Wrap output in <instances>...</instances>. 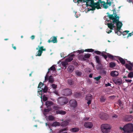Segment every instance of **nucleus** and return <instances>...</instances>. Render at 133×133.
Returning <instances> with one entry per match:
<instances>
[{
  "instance_id": "1",
  "label": "nucleus",
  "mask_w": 133,
  "mask_h": 133,
  "mask_svg": "<svg viewBox=\"0 0 133 133\" xmlns=\"http://www.w3.org/2000/svg\"><path fill=\"white\" fill-rule=\"evenodd\" d=\"M109 17L110 19L112 20L113 22L111 23H109V28L110 30L115 29V33L117 34L118 35H120L121 34V33L120 30L123 24L121 22L118 21L119 20V17L116 14L109 15Z\"/></svg>"
},
{
  "instance_id": "2",
  "label": "nucleus",
  "mask_w": 133,
  "mask_h": 133,
  "mask_svg": "<svg viewBox=\"0 0 133 133\" xmlns=\"http://www.w3.org/2000/svg\"><path fill=\"white\" fill-rule=\"evenodd\" d=\"M120 129L123 130L124 133H132L133 132V124L129 123L125 125L123 128L120 127Z\"/></svg>"
},
{
  "instance_id": "3",
  "label": "nucleus",
  "mask_w": 133,
  "mask_h": 133,
  "mask_svg": "<svg viewBox=\"0 0 133 133\" xmlns=\"http://www.w3.org/2000/svg\"><path fill=\"white\" fill-rule=\"evenodd\" d=\"M38 48H36L37 50H38L37 52V55L36 56H41L43 51H45L46 49L45 48H44V46H40L39 45L38 46Z\"/></svg>"
},
{
  "instance_id": "4",
  "label": "nucleus",
  "mask_w": 133,
  "mask_h": 133,
  "mask_svg": "<svg viewBox=\"0 0 133 133\" xmlns=\"http://www.w3.org/2000/svg\"><path fill=\"white\" fill-rule=\"evenodd\" d=\"M48 81L49 83H53L54 81V78L53 76L51 75L49 77L48 74L46 73L45 77V81L47 82Z\"/></svg>"
},
{
  "instance_id": "5",
  "label": "nucleus",
  "mask_w": 133,
  "mask_h": 133,
  "mask_svg": "<svg viewBox=\"0 0 133 133\" xmlns=\"http://www.w3.org/2000/svg\"><path fill=\"white\" fill-rule=\"evenodd\" d=\"M101 128L102 132L103 133H108V124H102L101 125Z\"/></svg>"
},
{
  "instance_id": "6",
  "label": "nucleus",
  "mask_w": 133,
  "mask_h": 133,
  "mask_svg": "<svg viewBox=\"0 0 133 133\" xmlns=\"http://www.w3.org/2000/svg\"><path fill=\"white\" fill-rule=\"evenodd\" d=\"M60 99V103L61 105L66 104L69 101L68 99L66 97H61Z\"/></svg>"
},
{
  "instance_id": "7",
  "label": "nucleus",
  "mask_w": 133,
  "mask_h": 133,
  "mask_svg": "<svg viewBox=\"0 0 133 133\" xmlns=\"http://www.w3.org/2000/svg\"><path fill=\"white\" fill-rule=\"evenodd\" d=\"M64 95L65 96H68L71 95L72 94V90L68 89H65L63 90Z\"/></svg>"
},
{
  "instance_id": "8",
  "label": "nucleus",
  "mask_w": 133,
  "mask_h": 133,
  "mask_svg": "<svg viewBox=\"0 0 133 133\" xmlns=\"http://www.w3.org/2000/svg\"><path fill=\"white\" fill-rule=\"evenodd\" d=\"M69 103L70 106L73 108H75L77 106V102L75 99H72L70 100Z\"/></svg>"
},
{
  "instance_id": "9",
  "label": "nucleus",
  "mask_w": 133,
  "mask_h": 133,
  "mask_svg": "<svg viewBox=\"0 0 133 133\" xmlns=\"http://www.w3.org/2000/svg\"><path fill=\"white\" fill-rule=\"evenodd\" d=\"M90 54H86L83 56H79V58L83 61H85L87 60V58H89L90 57Z\"/></svg>"
},
{
  "instance_id": "10",
  "label": "nucleus",
  "mask_w": 133,
  "mask_h": 133,
  "mask_svg": "<svg viewBox=\"0 0 133 133\" xmlns=\"http://www.w3.org/2000/svg\"><path fill=\"white\" fill-rule=\"evenodd\" d=\"M94 52L97 55L101 54V55L104 57L105 59H107V56L105 54V52H101L98 51H94Z\"/></svg>"
},
{
  "instance_id": "11",
  "label": "nucleus",
  "mask_w": 133,
  "mask_h": 133,
  "mask_svg": "<svg viewBox=\"0 0 133 133\" xmlns=\"http://www.w3.org/2000/svg\"><path fill=\"white\" fill-rule=\"evenodd\" d=\"M92 99V96L90 94H88L86 96V99L88 101L87 103L89 105L91 103Z\"/></svg>"
},
{
  "instance_id": "12",
  "label": "nucleus",
  "mask_w": 133,
  "mask_h": 133,
  "mask_svg": "<svg viewBox=\"0 0 133 133\" xmlns=\"http://www.w3.org/2000/svg\"><path fill=\"white\" fill-rule=\"evenodd\" d=\"M84 126L89 129L91 128L93 126V124L91 122H86L84 123Z\"/></svg>"
},
{
  "instance_id": "13",
  "label": "nucleus",
  "mask_w": 133,
  "mask_h": 133,
  "mask_svg": "<svg viewBox=\"0 0 133 133\" xmlns=\"http://www.w3.org/2000/svg\"><path fill=\"white\" fill-rule=\"evenodd\" d=\"M39 91H38V92H39L40 93V92H41V96L40 97L41 98H42V93L43 92H44V93L46 92L48 90V88L47 86H45L44 88L43 87V88H42L41 90H40V89H39Z\"/></svg>"
},
{
  "instance_id": "14",
  "label": "nucleus",
  "mask_w": 133,
  "mask_h": 133,
  "mask_svg": "<svg viewBox=\"0 0 133 133\" xmlns=\"http://www.w3.org/2000/svg\"><path fill=\"white\" fill-rule=\"evenodd\" d=\"M107 114L106 113H102L99 115V116L101 119L103 120H107Z\"/></svg>"
},
{
  "instance_id": "15",
  "label": "nucleus",
  "mask_w": 133,
  "mask_h": 133,
  "mask_svg": "<svg viewBox=\"0 0 133 133\" xmlns=\"http://www.w3.org/2000/svg\"><path fill=\"white\" fill-rule=\"evenodd\" d=\"M48 42L49 43L53 42L54 43H57V37L55 36L52 37L50 39L48 40Z\"/></svg>"
},
{
  "instance_id": "16",
  "label": "nucleus",
  "mask_w": 133,
  "mask_h": 133,
  "mask_svg": "<svg viewBox=\"0 0 133 133\" xmlns=\"http://www.w3.org/2000/svg\"><path fill=\"white\" fill-rule=\"evenodd\" d=\"M113 80L114 82L117 85H119L121 84L122 82V79L120 78L115 79Z\"/></svg>"
},
{
  "instance_id": "17",
  "label": "nucleus",
  "mask_w": 133,
  "mask_h": 133,
  "mask_svg": "<svg viewBox=\"0 0 133 133\" xmlns=\"http://www.w3.org/2000/svg\"><path fill=\"white\" fill-rule=\"evenodd\" d=\"M90 1L91 2L90 5H89L90 6H93L94 7H96V8L97 9H99V8H98V3H97V2H94V0H91Z\"/></svg>"
},
{
  "instance_id": "18",
  "label": "nucleus",
  "mask_w": 133,
  "mask_h": 133,
  "mask_svg": "<svg viewBox=\"0 0 133 133\" xmlns=\"http://www.w3.org/2000/svg\"><path fill=\"white\" fill-rule=\"evenodd\" d=\"M110 74L113 77H116L118 75L119 73L117 71L113 70L111 71Z\"/></svg>"
},
{
  "instance_id": "19",
  "label": "nucleus",
  "mask_w": 133,
  "mask_h": 133,
  "mask_svg": "<svg viewBox=\"0 0 133 133\" xmlns=\"http://www.w3.org/2000/svg\"><path fill=\"white\" fill-rule=\"evenodd\" d=\"M125 66L126 68L129 70H132V68L133 66V65L132 63H129L128 64H126Z\"/></svg>"
},
{
  "instance_id": "20",
  "label": "nucleus",
  "mask_w": 133,
  "mask_h": 133,
  "mask_svg": "<svg viewBox=\"0 0 133 133\" xmlns=\"http://www.w3.org/2000/svg\"><path fill=\"white\" fill-rule=\"evenodd\" d=\"M53 104V103L52 101H46L45 102V105L47 108L50 107Z\"/></svg>"
},
{
  "instance_id": "21",
  "label": "nucleus",
  "mask_w": 133,
  "mask_h": 133,
  "mask_svg": "<svg viewBox=\"0 0 133 133\" xmlns=\"http://www.w3.org/2000/svg\"><path fill=\"white\" fill-rule=\"evenodd\" d=\"M74 67L72 65H70L67 68L68 71L69 72H72L74 70Z\"/></svg>"
},
{
  "instance_id": "22",
  "label": "nucleus",
  "mask_w": 133,
  "mask_h": 133,
  "mask_svg": "<svg viewBox=\"0 0 133 133\" xmlns=\"http://www.w3.org/2000/svg\"><path fill=\"white\" fill-rule=\"evenodd\" d=\"M56 113L57 114H59L62 115H64L66 113L65 111L63 110H57L56 111Z\"/></svg>"
},
{
  "instance_id": "23",
  "label": "nucleus",
  "mask_w": 133,
  "mask_h": 133,
  "mask_svg": "<svg viewBox=\"0 0 133 133\" xmlns=\"http://www.w3.org/2000/svg\"><path fill=\"white\" fill-rule=\"evenodd\" d=\"M107 14L108 15L104 17V19L106 20L105 22V24L108 26V12H107Z\"/></svg>"
},
{
  "instance_id": "24",
  "label": "nucleus",
  "mask_w": 133,
  "mask_h": 133,
  "mask_svg": "<svg viewBox=\"0 0 133 133\" xmlns=\"http://www.w3.org/2000/svg\"><path fill=\"white\" fill-rule=\"evenodd\" d=\"M62 64L64 68L66 69V68L67 66L68 65V63L66 61L62 62Z\"/></svg>"
},
{
  "instance_id": "25",
  "label": "nucleus",
  "mask_w": 133,
  "mask_h": 133,
  "mask_svg": "<svg viewBox=\"0 0 133 133\" xmlns=\"http://www.w3.org/2000/svg\"><path fill=\"white\" fill-rule=\"evenodd\" d=\"M79 130V128H71L70 131L72 132H77Z\"/></svg>"
},
{
  "instance_id": "26",
  "label": "nucleus",
  "mask_w": 133,
  "mask_h": 133,
  "mask_svg": "<svg viewBox=\"0 0 133 133\" xmlns=\"http://www.w3.org/2000/svg\"><path fill=\"white\" fill-rule=\"evenodd\" d=\"M74 56V55H72L71 56L68 57L65 59V61L68 62H70L73 59V57Z\"/></svg>"
},
{
  "instance_id": "27",
  "label": "nucleus",
  "mask_w": 133,
  "mask_h": 133,
  "mask_svg": "<svg viewBox=\"0 0 133 133\" xmlns=\"http://www.w3.org/2000/svg\"><path fill=\"white\" fill-rule=\"evenodd\" d=\"M75 74L77 76H80L82 75V72L78 70H77L75 71Z\"/></svg>"
},
{
  "instance_id": "28",
  "label": "nucleus",
  "mask_w": 133,
  "mask_h": 133,
  "mask_svg": "<svg viewBox=\"0 0 133 133\" xmlns=\"http://www.w3.org/2000/svg\"><path fill=\"white\" fill-rule=\"evenodd\" d=\"M74 96L76 98H81L82 97V95L79 93H75L74 94Z\"/></svg>"
},
{
  "instance_id": "29",
  "label": "nucleus",
  "mask_w": 133,
  "mask_h": 133,
  "mask_svg": "<svg viewBox=\"0 0 133 133\" xmlns=\"http://www.w3.org/2000/svg\"><path fill=\"white\" fill-rule=\"evenodd\" d=\"M73 1L75 3H79L80 2L84 3L87 2L85 0H73Z\"/></svg>"
},
{
  "instance_id": "30",
  "label": "nucleus",
  "mask_w": 133,
  "mask_h": 133,
  "mask_svg": "<svg viewBox=\"0 0 133 133\" xmlns=\"http://www.w3.org/2000/svg\"><path fill=\"white\" fill-rule=\"evenodd\" d=\"M55 70V67L54 65H53L48 69V71L47 72V74H49L50 71L53 70L54 71Z\"/></svg>"
},
{
  "instance_id": "31",
  "label": "nucleus",
  "mask_w": 133,
  "mask_h": 133,
  "mask_svg": "<svg viewBox=\"0 0 133 133\" xmlns=\"http://www.w3.org/2000/svg\"><path fill=\"white\" fill-rule=\"evenodd\" d=\"M102 68V65L101 63H98L96 66V68L98 70H101Z\"/></svg>"
},
{
  "instance_id": "32",
  "label": "nucleus",
  "mask_w": 133,
  "mask_h": 133,
  "mask_svg": "<svg viewBox=\"0 0 133 133\" xmlns=\"http://www.w3.org/2000/svg\"><path fill=\"white\" fill-rule=\"evenodd\" d=\"M97 3H98V8H99V9H101V7L100 6V3H104V1H102L101 0H99L98 1V2H97Z\"/></svg>"
},
{
  "instance_id": "33",
  "label": "nucleus",
  "mask_w": 133,
  "mask_h": 133,
  "mask_svg": "<svg viewBox=\"0 0 133 133\" xmlns=\"http://www.w3.org/2000/svg\"><path fill=\"white\" fill-rule=\"evenodd\" d=\"M44 85V84L42 82H40L39 83L38 86V88H40V89H41L43 87V86Z\"/></svg>"
},
{
  "instance_id": "34",
  "label": "nucleus",
  "mask_w": 133,
  "mask_h": 133,
  "mask_svg": "<svg viewBox=\"0 0 133 133\" xmlns=\"http://www.w3.org/2000/svg\"><path fill=\"white\" fill-rule=\"evenodd\" d=\"M102 4H103V8L105 9H107L108 7V6L107 5H106L105 4H108V0H107L106 3L104 2V3H103Z\"/></svg>"
},
{
  "instance_id": "35",
  "label": "nucleus",
  "mask_w": 133,
  "mask_h": 133,
  "mask_svg": "<svg viewBox=\"0 0 133 133\" xmlns=\"http://www.w3.org/2000/svg\"><path fill=\"white\" fill-rule=\"evenodd\" d=\"M47 109H44V112H49L51 110V107H49L47 108Z\"/></svg>"
},
{
  "instance_id": "36",
  "label": "nucleus",
  "mask_w": 133,
  "mask_h": 133,
  "mask_svg": "<svg viewBox=\"0 0 133 133\" xmlns=\"http://www.w3.org/2000/svg\"><path fill=\"white\" fill-rule=\"evenodd\" d=\"M95 58L96 59V62L97 63H101V61L99 60V58L98 56H95Z\"/></svg>"
},
{
  "instance_id": "37",
  "label": "nucleus",
  "mask_w": 133,
  "mask_h": 133,
  "mask_svg": "<svg viewBox=\"0 0 133 133\" xmlns=\"http://www.w3.org/2000/svg\"><path fill=\"white\" fill-rule=\"evenodd\" d=\"M116 66V64L113 62L110 63H109V66L111 68H113Z\"/></svg>"
},
{
  "instance_id": "38",
  "label": "nucleus",
  "mask_w": 133,
  "mask_h": 133,
  "mask_svg": "<svg viewBox=\"0 0 133 133\" xmlns=\"http://www.w3.org/2000/svg\"><path fill=\"white\" fill-rule=\"evenodd\" d=\"M48 118L49 120L52 121L54 120V117L52 115H49L48 117Z\"/></svg>"
},
{
  "instance_id": "39",
  "label": "nucleus",
  "mask_w": 133,
  "mask_h": 133,
  "mask_svg": "<svg viewBox=\"0 0 133 133\" xmlns=\"http://www.w3.org/2000/svg\"><path fill=\"white\" fill-rule=\"evenodd\" d=\"M119 59L121 63L123 64H124L125 63V61L123 58H119Z\"/></svg>"
},
{
  "instance_id": "40",
  "label": "nucleus",
  "mask_w": 133,
  "mask_h": 133,
  "mask_svg": "<svg viewBox=\"0 0 133 133\" xmlns=\"http://www.w3.org/2000/svg\"><path fill=\"white\" fill-rule=\"evenodd\" d=\"M91 8V9L90 8H88V11H89L91 10L92 11H94L95 10V9L96 8V7H94V6H90Z\"/></svg>"
},
{
  "instance_id": "41",
  "label": "nucleus",
  "mask_w": 133,
  "mask_h": 133,
  "mask_svg": "<svg viewBox=\"0 0 133 133\" xmlns=\"http://www.w3.org/2000/svg\"><path fill=\"white\" fill-rule=\"evenodd\" d=\"M85 51L92 52L94 51V50L92 49H85L84 50Z\"/></svg>"
},
{
  "instance_id": "42",
  "label": "nucleus",
  "mask_w": 133,
  "mask_h": 133,
  "mask_svg": "<svg viewBox=\"0 0 133 133\" xmlns=\"http://www.w3.org/2000/svg\"><path fill=\"white\" fill-rule=\"evenodd\" d=\"M59 123L57 122H54L52 124V126H57L59 125Z\"/></svg>"
},
{
  "instance_id": "43",
  "label": "nucleus",
  "mask_w": 133,
  "mask_h": 133,
  "mask_svg": "<svg viewBox=\"0 0 133 133\" xmlns=\"http://www.w3.org/2000/svg\"><path fill=\"white\" fill-rule=\"evenodd\" d=\"M128 77L129 78H132L133 76V73L131 72H130L128 75Z\"/></svg>"
},
{
  "instance_id": "44",
  "label": "nucleus",
  "mask_w": 133,
  "mask_h": 133,
  "mask_svg": "<svg viewBox=\"0 0 133 133\" xmlns=\"http://www.w3.org/2000/svg\"><path fill=\"white\" fill-rule=\"evenodd\" d=\"M101 77L99 76L97 77H94V78L96 81H100L99 80Z\"/></svg>"
},
{
  "instance_id": "45",
  "label": "nucleus",
  "mask_w": 133,
  "mask_h": 133,
  "mask_svg": "<svg viewBox=\"0 0 133 133\" xmlns=\"http://www.w3.org/2000/svg\"><path fill=\"white\" fill-rule=\"evenodd\" d=\"M73 81L71 79H68V83L70 85H71L73 84Z\"/></svg>"
},
{
  "instance_id": "46",
  "label": "nucleus",
  "mask_w": 133,
  "mask_h": 133,
  "mask_svg": "<svg viewBox=\"0 0 133 133\" xmlns=\"http://www.w3.org/2000/svg\"><path fill=\"white\" fill-rule=\"evenodd\" d=\"M51 86L52 88L54 90L56 89L57 88V85L54 84H53L51 85Z\"/></svg>"
},
{
  "instance_id": "47",
  "label": "nucleus",
  "mask_w": 133,
  "mask_h": 133,
  "mask_svg": "<svg viewBox=\"0 0 133 133\" xmlns=\"http://www.w3.org/2000/svg\"><path fill=\"white\" fill-rule=\"evenodd\" d=\"M69 122L66 121L63 122L62 123V125L64 126H66L68 125Z\"/></svg>"
},
{
  "instance_id": "48",
  "label": "nucleus",
  "mask_w": 133,
  "mask_h": 133,
  "mask_svg": "<svg viewBox=\"0 0 133 133\" xmlns=\"http://www.w3.org/2000/svg\"><path fill=\"white\" fill-rule=\"evenodd\" d=\"M115 57L116 56H114L111 55L110 54H109V58L112 59H114V57Z\"/></svg>"
},
{
  "instance_id": "49",
  "label": "nucleus",
  "mask_w": 133,
  "mask_h": 133,
  "mask_svg": "<svg viewBox=\"0 0 133 133\" xmlns=\"http://www.w3.org/2000/svg\"><path fill=\"white\" fill-rule=\"evenodd\" d=\"M60 108L59 107L56 105L54 106L53 107V109L55 110H57Z\"/></svg>"
},
{
  "instance_id": "50",
  "label": "nucleus",
  "mask_w": 133,
  "mask_h": 133,
  "mask_svg": "<svg viewBox=\"0 0 133 133\" xmlns=\"http://www.w3.org/2000/svg\"><path fill=\"white\" fill-rule=\"evenodd\" d=\"M100 100L101 102H104L105 100V99L104 97H102L100 98Z\"/></svg>"
},
{
  "instance_id": "51",
  "label": "nucleus",
  "mask_w": 133,
  "mask_h": 133,
  "mask_svg": "<svg viewBox=\"0 0 133 133\" xmlns=\"http://www.w3.org/2000/svg\"><path fill=\"white\" fill-rule=\"evenodd\" d=\"M67 130L66 128H63L60 129L59 131V133H61L64 131L66 130Z\"/></svg>"
},
{
  "instance_id": "52",
  "label": "nucleus",
  "mask_w": 133,
  "mask_h": 133,
  "mask_svg": "<svg viewBox=\"0 0 133 133\" xmlns=\"http://www.w3.org/2000/svg\"><path fill=\"white\" fill-rule=\"evenodd\" d=\"M101 72L102 73V74H103V75H105L106 73V72L105 71L102 70H101Z\"/></svg>"
},
{
  "instance_id": "53",
  "label": "nucleus",
  "mask_w": 133,
  "mask_h": 133,
  "mask_svg": "<svg viewBox=\"0 0 133 133\" xmlns=\"http://www.w3.org/2000/svg\"><path fill=\"white\" fill-rule=\"evenodd\" d=\"M48 98L44 95L43 97V100L44 101H46L47 100Z\"/></svg>"
},
{
  "instance_id": "54",
  "label": "nucleus",
  "mask_w": 133,
  "mask_h": 133,
  "mask_svg": "<svg viewBox=\"0 0 133 133\" xmlns=\"http://www.w3.org/2000/svg\"><path fill=\"white\" fill-rule=\"evenodd\" d=\"M85 51L83 50H78V52L79 53V54L82 53H83Z\"/></svg>"
},
{
  "instance_id": "55",
  "label": "nucleus",
  "mask_w": 133,
  "mask_h": 133,
  "mask_svg": "<svg viewBox=\"0 0 133 133\" xmlns=\"http://www.w3.org/2000/svg\"><path fill=\"white\" fill-rule=\"evenodd\" d=\"M118 103L119 105L120 106L122 107L123 105V104L122 103V102L120 101H118Z\"/></svg>"
},
{
  "instance_id": "56",
  "label": "nucleus",
  "mask_w": 133,
  "mask_h": 133,
  "mask_svg": "<svg viewBox=\"0 0 133 133\" xmlns=\"http://www.w3.org/2000/svg\"><path fill=\"white\" fill-rule=\"evenodd\" d=\"M127 117H129V119H127V120L128 121H130V120H131V119H132V117H131V116H127Z\"/></svg>"
},
{
  "instance_id": "57",
  "label": "nucleus",
  "mask_w": 133,
  "mask_h": 133,
  "mask_svg": "<svg viewBox=\"0 0 133 133\" xmlns=\"http://www.w3.org/2000/svg\"><path fill=\"white\" fill-rule=\"evenodd\" d=\"M12 47L13 48V49H14V50H16V46H14V44H12Z\"/></svg>"
},
{
  "instance_id": "58",
  "label": "nucleus",
  "mask_w": 133,
  "mask_h": 133,
  "mask_svg": "<svg viewBox=\"0 0 133 133\" xmlns=\"http://www.w3.org/2000/svg\"><path fill=\"white\" fill-rule=\"evenodd\" d=\"M125 81L126 82H131L132 81L130 79H125Z\"/></svg>"
},
{
  "instance_id": "59",
  "label": "nucleus",
  "mask_w": 133,
  "mask_h": 133,
  "mask_svg": "<svg viewBox=\"0 0 133 133\" xmlns=\"http://www.w3.org/2000/svg\"><path fill=\"white\" fill-rule=\"evenodd\" d=\"M35 38V36L34 35H32L31 37V39H34Z\"/></svg>"
},
{
  "instance_id": "60",
  "label": "nucleus",
  "mask_w": 133,
  "mask_h": 133,
  "mask_svg": "<svg viewBox=\"0 0 133 133\" xmlns=\"http://www.w3.org/2000/svg\"><path fill=\"white\" fill-rule=\"evenodd\" d=\"M89 119V118L86 117V118H84V119L85 121H87Z\"/></svg>"
},
{
  "instance_id": "61",
  "label": "nucleus",
  "mask_w": 133,
  "mask_h": 133,
  "mask_svg": "<svg viewBox=\"0 0 133 133\" xmlns=\"http://www.w3.org/2000/svg\"><path fill=\"white\" fill-rule=\"evenodd\" d=\"M129 32V31H127H127H124L123 32V33H124V34H125V32H126V33H128Z\"/></svg>"
},
{
  "instance_id": "62",
  "label": "nucleus",
  "mask_w": 133,
  "mask_h": 133,
  "mask_svg": "<svg viewBox=\"0 0 133 133\" xmlns=\"http://www.w3.org/2000/svg\"><path fill=\"white\" fill-rule=\"evenodd\" d=\"M74 64V65H77L78 64L76 62H74V63H73Z\"/></svg>"
},
{
  "instance_id": "63",
  "label": "nucleus",
  "mask_w": 133,
  "mask_h": 133,
  "mask_svg": "<svg viewBox=\"0 0 133 133\" xmlns=\"http://www.w3.org/2000/svg\"><path fill=\"white\" fill-rule=\"evenodd\" d=\"M132 35V33H130L128 34V37H129V36H131Z\"/></svg>"
},
{
  "instance_id": "64",
  "label": "nucleus",
  "mask_w": 133,
  "mask_h": 133,
  "mask_svg": "<svg viewBox=\"0 0 133 133\" xmlns=\"http://www.w3.org/2000/svg\"><path fill=\"white\" fill-rule=\"evenodd\" d=\"M109 97L110 98H112V97L113 98H114L115 97V96H110Z\"/></svg>"
}]
</instances>
